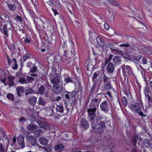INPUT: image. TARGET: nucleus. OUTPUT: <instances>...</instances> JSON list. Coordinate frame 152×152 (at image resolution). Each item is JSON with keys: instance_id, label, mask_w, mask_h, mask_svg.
Segmentation results:
<instances>
[{"instance_id": "obj_10", "label": "nucleus", "mask_w": 152, "mask_h": 152, "mask_svg": "<svg viewBox=\"0 0 152 152\" xmlns=\"http://www.w3.org/2000/svg\"><path fill=\"white\" fill-rule=\"evenodd\" d=\"M79 124L80 127L83 129L86 130L90 127L88 121L84 118L81 119Z\"/></svg>"}, {"instance_id": "obj_47", "label": "nucleus", "mask_w": 152, "mask_h": 152, "mask_svg": "<svg viewBox=\"0 0 152 152\" xmlns=\"http://www.w3.org/2000/svg\"><path fill=\"white\" fill-rule=\"evenodd\" d=\"M122 100L123 104L124 106L126 107L127 103V101L125 97L123 96L122 98Z\"/></svg>"}, {"instance_id": "obj_41", "label": "nucleus", "mask_w": 152, "mask_h": 152, "mask_svg": "<svg viewBox=\"0 0 152 152\" xmlns=\"http://www.w3.org/2000/svg\"><path fill=\"white\" fill-rule=\"evenodd\" d=\"M111 88V86L110 83H107L104 84V88L106 90L110 89Z\"/></svg>"}, {"instance_id": "obj_54", "label": "nucleus", "mask_w": 152, "mask_h": 152, "mask_svg": "<svg viewBox=\"0 0 152 152\" xmlns=\"http://www.w3.org/2000/svg\"><path fill=\"white\" fill-rule=\"evenodd\" d=\"M145 53L148 55L152 54V50L150 49L147 48L145 50Z\"/></svg>"}, {"instance_id": "obj_5", "label": "nucleus", "mask_w": 152, "mask_h": 152, "mask_svg": "<svg viewBox=\"0 0 152 152\" xmlns=\"http://www.w3.org/2000/svg\"><path fill=\"white\" fill-rule=\"evenodd\" d=\"M121 68L124 75L127 77L128 76L134 75L133 71L130 66H125V64H123L121 66Z\"/></svg>"}, {"instance_id": "obj_39", "label": "nucleus", "mask_w": 152, "mask_h": 152, "mask_svg": "<svg viewBox=\"0 0 152 152\" xmlns=\"http://www.w3.org/2000/svg\"><path fill=\"white\" fill-rule=\"evenodd\" d=\"M106 46L107 48H110L111 49V50L112 51H117V50L113 48H114V45H113L112 44L108 43L107 44Z\"/></svg>"}, {"instance_id": "obj_20", "label": "nucleus", "mask_w": 152, "mask_h": 152, "mask_svg": "<svg viewBox=\"0 0 152 152\" xmlns=\"http://www.w3.org/2000/svg\"><path fill=\"white\" fill-rule=\"evenodd\" d=\"M37 97L34 96L29 98L28 99V101L30 105L34 106L37 102Z\"/></svg>"}, {"instance_id": "obj_17", "label": "nucleus", "mask_w": 152, "mask_h": 152, "mask_svg": "<svg viewBox=\"0 0 152 152\" xmlns=\"http://www.w3.org/2000/svg\"><path fill=\"white\" fill-rule=\"evenodd\" d=\"M24 139V137L21 135L19 136L17 138L18 142L19 144L20 145L21 148H22L25 147Z\"/></svg>"}, {"instance_id": "obj_31", "label": "nucleus", "mask_w": 152, "mask_h": 152, "mask_svg": "<svg viewBox=\"0 0 152 152\" xmlns=\"http://www.w3.org/2000/svg\"><path fill=\"white\" fill-rule=\"evenodd\" d=\"M63 106L61 104L57 105L56 108V110L57 112L63 113L64 112Z\"/></svg>"}, {"instance_id": "obj_46", "label": "nucleus", "mask_w": 152, "mask_h": 152, "mask_svg": "<svg viewBox=\"0 0 152 152\" xmlns=\"http://www.w3.org/2000/svg\"><path fill=\"white\" fill-rule=\"evenodd\" d=\"M37 68L35 65H34V66L32 67L30 69V71L31 72L33 73L36 72L37 71Z\"/></svg>"}, {"instance_id": "obj_44", "label": "nucleus", "mask_w": 152, "mask_h": 152, "mask_svg": "<svg viewBox=\"0 0 152 152\" xmlns=\"http://www.w3.org/2000/svg\"><path fill=\"white\" fill-rule=\"evenodd\" d=\"M96 83L94 82V84L93 86H92L90 90V93L92 94L93 93L94 91V90L95 88L96 87Z\"/></svg>"}, {"instance_id": "obj_19", "label": "nucleus", "mask_w": 152, "mask_h": 152, "mask_svg": "<svg viewBox=\"0 0 152 152\" xmlns=\"http://www.w3.org/2000/svg\"><path fill=\"white\" fill-rule=\"evenodd\" d=\"M73 55L72 51L69 50H65L64 51L63 56L65 57L66 59L70 58Z\"/></svg>"}, {"instance_id": "obj_3", "label": "nucleus", "mask_w": 152, "mask_h": 152, "mask_svg": "<svg viewBox=\"0 0 152 152\" xmlns=\"http://www.w3.org/2000/svg\"><path fill=\"white\" fill-rule=\"evenodd\" d=\"M95 123V121L91 123V127L94 132L97 134L102 133L105 128V126L101 124Z\"/></svg>"}, {"instance_id": "obj_38", "label": "nucleus", "mask_w": 152, "mask_h": 152, "mask_svg": "<svg viewBox=\"0 0 152 152\" xmlns=\"http://www.w3.org/2000/svg\"><path fill=\"white\" fill-rule=\"evenodd\" d=\"M113 56V55L110 54L109 56L107 58H105L104 64L105 65L107 64V63L110 61Z\"/></svg>"}, {"instance_id": "obj_43", "label": "nucleus", "mask_w": 152, "mask_h": 152, "mask_svg": "<svg viewBox=\"0 0 152 152\" xmlns=\"http://www.w3.org/2000/svg\"><path fill=\"white\" fill-rule=\"evenodd\" d=\"M30 57V56L28 54H27L25 55H23V58L21 59V60H23V62H24L27 59L29 58Z\"/></svg>"}, {"instance_id": "obj_13", "label": "nucleus", "mask_w": 152, "mask_h": 152, "mask_svg": "<svg viewBox=\"0 0 152 152\" xmlns=\"http://www.w3.org/2000/svg\"><path fill=\"white\" fill-rule=\"evenodd\" d=\"M62 89L63 87L62 84L53 85V92L57 94H60Z\"/></svg>"}, {"instance_id": "obj_12", "label": "nucleus", "mask_w": 152, "mask_h": 152, "mask_svg": "<svg viewBox=\"0 0 152 152\" xmlns=\"http://www.w3.org/2000/svg\"><path fill=\"white\" fill-rule=\"evenodd\" d=\"M107 122V120L105 116H98L96 118L95 123L105 126Z\"/></svg>"}, {"instance_id": "obj_21", "label": "nucleus", "mask_w": 152, "mask_h": 152, "mask_svg": "<svg viewBox=\"0 0 152 152\" xmlns=\"http://www.w3.org/2000/svg\"><path fill=\"white\" fill-rule=\"evenodd\" d=\"M38 140L39 143L42 145H46L48 143V140L44 137H41L38 139Z\"/></svg>"}, {"instance_id": "obj_51", "label": "nucleus", "mask_w": 152, "mask_h": 152, "mask_svg": "<svg viewBox=\"0 0 152 152\" xmlns=\"http://www.w3.org/2000/svg\"><path fill=\"white\" fill-rule=\"evenodd\" d=\"M26 90H27V92L29 94L35 93V91L31 88H27Z\"/></svg>"}, {"instance_id": "obj_64", "label": "nucleus", "mask_w": 152, "mask_h": 152, "mask_svg": "<svg viewBox=\"0 0 152 152\" xmlns=\"http://www.w3.org/2000/svg\"><path fill=\"white\" fill-rule=\"evenodd\" d=\"M26 120V119L24 118L23 117H22L21 118H20L19 119V121L20 122H22L23 121H25Z\"/></svg>"}, {"instance_id": "obj_50", "label": "nucleus", "mask_w": 152, "mask_h": 152, "mask_svg": "<svg viewBox=\"0 0 152 152\" xmlns=\"http://www.w3.org/2000/svg\"><path fill=\"white\" fill-rule=\"evenodd\" d=\"M87 67V70L91 71L93 68V65L91 63H88Z\"/></svg>"}, {"instance_id": "obj_2", "label": "nucleus", "mask_w": 152, "mask_h": 152, "mask_svg": "<svg viewBox=\"0 0 152 152\" xmlns=\"http://www.w3.org/2000/svg\"><path fill=\"white\" fill-rule=\"evenodd\" d=\"M37 126L34 124H29L27 126V130L32 131L34 136L38 138L42 135L43 131L41 129H37Z\"/></svg>"}, {"instance_id": "obj_27", "label": "nucleus", "mask_w": 152, "mask_h": 152, "mask_svg": "<svg viewBox=\"0 0 152 152\" xmlns=\"http://www.w3.org/2000/svg\"><path fill=\"white\" fill-rule=\"evenodd\" d=\"M45 86L44 85L40 86L38 88V93L40 95H42L45 94L44 91H45Z\"/></svg>"}, {"instance_id": "obj_35", "label": "nucleus", "mask_w": 152, "mask_h": 152, "mask_svg": "<svg viewBox=\"0 0 152 152\" xmlns=\"http://www.w3.org/2000/svg\"><path fill=\"white\" fill-rule=\"evenodd\" d=\"M142 56L140 55L139 56H134V55H132L130 57V58L131 60H135L136 61H138L139 60H140Z\"/></svg>"}, {"instance_id": "obj_23", "label": "nucleus", "mask_w": 152, "mask_h": 152, "mask_svg": "<svg viewBox=\"0 0 152 152\" xmlns=\"http://www.w3.org/2000/svg\"><path fill=\"white\" fill-rule=\"evenodd\" d=\"M137 134L135 133L133 135L132 138V142L134 146L136 145V143L137 142Z\"/></svg>"}, {"instance_id": "obj_45", "label": "nucleus", "mask_w": 152, "mask_h": 152, "mask_svg": "<svg viewBox=\"0 0 152 152\" xmlns=\"http://www.w3.org/2000/svg\"><path fill=\"white\" fill-rule=\"evenodd\" d=\"M19 82L22 84H23L24 83H26L27 80H26L25 78L23 77H20L19 80Z\"/></svg>"}, {"instance_id": "obj_8", "label": "nucleus", "mask_w": 152, "mask_h": 152, "mask_svg": "<svg viewBox=\"0 0 152 152\" xmlns=\"http://www.w3.org/2000/svg\"><path fill=\"white\" fill-rule=\"evenodd\" d=\"M50 82L51 84L55 85L61 83L60 76L58 73H54L53 76H51Z\"/></svg>"}, {"instance_id": "obj_42", "label": "nucleus", "mask_w": 152, "mask_h": 152, "mask_svg": "<svg viewBox=\"0 0 152 152\" xmlns=\"http://www.w3.org/2000/svg\"><path fill=\"white\" fill-rule=\"evenodd\" d=\"M7 97L11 101H13L14 99V96L12 94H8L7 95Z\"/></svg>"}, {"instance_id": "obj_22", "label": "nucleus", "mask_w": 152, "mask_h": 152, "mask_svg": "<svg viewBox=\"0 0 152 152\" xmlns=\"http://www.w3.org/2000/svg\"><path fill=\"white\" fill-rule=\"evenodd\" d=\"M47 2H48L51 3V5H50L51 6L54 7L58 6V5L60 4L57 1H56L54 0H45Z\"/></svg>"}, {"instance_id": "obj_52", "label": "nucleus", "mask_w": 152, "mask_h": 152, "mask_svg": "<svg viewBox=\"0 0 152 152\" xmlns=\"http://www.w3.org/2000/svg\"><path fill=\"white\" fill-rule=\"evenodd\" d=\"M43 128L45 130H49L51 128L49 124H45L43 126Z\"/></svg>"}, {"instance_id": "obj_14", "label": "nucleus", "mask_w": 152, "mask_h": 152, "mask_svg": "<svg viewBox=\"0 0 152 152\" xmlns=\"http://www.w3.org/2000/svg\"><path fill=\"white\" fill-rule=\"evenodd\" d=\"M14 78L15 77L12 75L8 77L7 78V85H8L9 88L15 85V84L13 81Z\"/></svg>"}, {"instance_id": "obj_11", "label": "nucleus", "mask_w": 152, "mask_h": 152, "mask_svg": "<svg viewBox=\"0 0 152 152\" xmlns=\"http://www.w3.org/2000/svg\"><path fill=\"white\" fill-rule=\"evenodd\" d=\"M100 107L101 110L104 112H108L110 108L109 101H105L100 104Z\"/></svg>"}, {"instance_id": "obj_57", "label": "nucleus", "mask_w": 152, "mask_h": 152, "mask_svg": "<svg viewBox=\"0 0 152 152\" xmlns=\"http://www.w3.org/2000/svg\"><path fill=\"white\" fill-rule=\"evenodd\" d=\"M0 152H5L3 145L1 143H0Z\"/></svg>"}, {"instance_id": "obj_60", "label": "nucleus", "mask_w": 152, "mask_h": 152, "mask_svg": "<svg viewBox=\"0 0 152 152\" xmlns=\"http://www.w3.org/2000/svg\"><path fill=\"white\" fill-rule=\"evenodd\" d=\"M137 113H138L139 115H140V116H144V117H146V115L144 114H143V112L140 110V111H139V112Z\"/></svg>"}, {"instance_id": "obj_26", "label": "nucleus", "mask_w": 152, "mask_h": 152, "mask_svg": "<svg viewBox=\"0 0 152 152\" xmlns=\"http://www.w3.org/2000/svg\"><path fill=\"white\" fill-rule=\"evenodd\" d=\"M64 146L61 144H56L54 147L55 150L61 151L64 148Z\"/></svg>"}, {"instance_id": "obj_55", "label": "nucleus", "mask_w": 152, "mask_h": 152, "mask_svg": "<svg viewBox=\"0 0 152 152\" xmlns=\"http://www.w3.org/2000/svg\"><path fill=\"white\" fill-rule=\"evenodd\" d=\"M132 49L134 51H137L138 50V48L135 45H132L130 46Z\"/></svg>"}, {"instance_id": "obj_18", "label": "nucleus", "mask_w": 152, "mask_h": 152, "mask_svg": "<svg viewBox=\"0 0 152 152\" xmlns=\"http://www.w3.org/2000/svg\"><path fill=\"white\" fill-rule=\"evenodd\" d=\"M115 68L113 64L111 62H109L107 64L106 69L107 71L110 73L113 72Z\"/></svg>"}, {"instance_id": "obj_61", "label": "nucleus", "mask_w": 152, "mask_h": 152, "mask_svg": "<svg viewBox=\"0 0 152 152\" xmlns=\"http://www.w3.org/2000/svg\"><path fill=\"white\" fill-rule=\"evenodd\" d=\"M121 47H128L129 46V44L128 43L127 44H123L120 45Z\"/></svg>"}, {"instance_id": "obj_1", "label": "nucleus", "mask_w": 152, "mask_h": 152, "mask_svg": "<svg viewBox=\"0 0 152 152\" xmlns=\"http://www.w3.org/2000/svg\"><path fill=\"white\" fill-rule=\"evenodd\" d=\"M143 106L142 102H134L130 104L129 108L134 113H137L139 111L141 110L143 108Z\"/></svg>"}, {"instance_id": "obj_4", "label": "nucleus", "mask_w": 152, "mask_h": 152, "mask_svg": "<svg viewBox=\"0 0 152 152\" xmlns=\"http://www.w3.org/2000/svg\"><path fill=\"white\" fill-rule=\"evenodd\" d=\"M3 23L4 24L3 25L2 28H1V31L2 33L7 37H8V30H10L12 27V23L11 21L7 20H4Z\"/></svg>"}, {"instance_id": "obj_59", "label": "nucleus", "mask_w": 152, "mask_h": 152, "mask_svg": "<svg viewBox=\"0 0 152 152\" xmlns=\"http://www.w3.org/2000/svg\"><path fill=\"white\" fill-rule=\"evenodd\" d=\"M31 41L27 37H26L24 39V42L26 43L29 44L30 42Z\"/></svg>"}, {"instance_id": "obj_34", "label": "nucleus", "mask_w": 152, "mask_h": 152, "mask_svg": "<svg viewBox=\"0 0 152 152\" xmlns=\"http://www.w3.org/2000/svg\"><path fill=\"white\" fill-rule=\"evenodd\" d=\"M72 77H65L64 78V82L66 83H74L73 81L72 80Z\"/></svg>"}, {"instance_id": "obj_9", "label": "nucleus", "mask_w": 152, "mask_h": 152, "mask_svg": "<svg viewBox=\"0 0 152 152\" xmlns=\"http://www.w3.org/2000/svg\"><path fill=\"white\" fill-rule=\"evenodd\" d=\"M101 101L99 98H96L92 99L91 101V103L89 105V107L97 109L99 104Z\"/></svg>"}, {"instance_id": "obj_7", "label": "nucleus", "mask_w": 152, "mask_h": 152, "mask_svg": "<svg viewBox=\"0 0 152 152\" xmlns=\"http://www.w3.org/2000/svg\"><path fill=\"white\" fill-rule=\"evenodd\" d=\"M26 139L28 142L30 143L32 145H35L38 146V148L42 147L37 143V140L35 137L33 135H26L25 136Z\"/></svg>"}, {"instance_id": "obj_53", "label": "nucleus", "mask_w": 152, "mask_h": 152, "mask_svg": "<svg viewBox=\"0 0 152 152\" xmlns=\"http://www.w3.org/2000/svg\"><path fill=\"white\" fill-rule=\"evenodd\" d=\"M108 2L110 4L115 6L116 2L115 0H107Z\"/></svg>"}, {"instance_id": "obj_56", "label": "nucleus", "mask_w": 152, "mask_h": 152, "mask_svg": "<svg viewBox=\"0 0 152 152\" xmlns=\"http://www.w3.org/2000/svg\"><path fill=\"white\" fill-rule=\"evenodd\" d=\"M16 21H20V22H22V18L19 15H17L15 18Z\"/></svg>"}, {"instance_id": "obj_58", "label": "nucleus", "mask_w": 152, "mask_h": 152, "mask_svg": "<svg viewBox=\"0 0 152 152\" xmlns=\"http://www.w3.org/2000/svg\"><path fill=\"white\" fill-rule=\"evenodd\" d=\"M6 78H4V79H1L0 80L1 82L3 83L5 86H7V82L6 81Z\"/></svg>"}, {"instance_id": "obj_30", "label": "nucleus", "mask_w": 152, "mask_h": 152, "mask_svg": "<svg viewBox=\"0 0 152 152\" xmlns=\"http://www.w3.org/2000/svg\"><path fill=\"white\" fill-rule=\"evenodd\" d=\"M7 5L9 10H11L13 12H14L15 10L16 7L15 4H7Z\"/></svg>"}, {"instance_id": "obj_15", "label": "nucleus", "mask_w": 152, "mask_h": 152, "mask_svg": "<svg viewBox=\"0 0 152 152\" xmlns=\"http://www.w3.org/2000/svg\"><path fill=\"white\" fill-rule=\"evenodd\" d=\"M96 39L98 45L102 49H103L105 46L104 41L99 36L97 37Z\"/></svg>"}, {"instance_id": "obj_29", "label": "nucleus", "mask_w": 152, "mask_h": 152, "mask_svg": "<svg viewBox=\"0 0 152 152\" xmlns=\"http://www.w3.org/2000/svg\"><path fill=\"white\" fill-rule=\"evenodd\" d=\"M114 62L116 64L120 63L122 59L121 57L118 56H115L113 59Z\"/></svg>"}, {"instance_id": "obj_24", "label": "nucleus", "mask_w": 152, "mask_h": 152, "mask_svg": "<svg viewBox=\"0 0 152 152\" xmlns=\"http://www.w3.org/2000/svg\"><path fill=\"white\" fill-rule=\"evenodd\" d=\"M38 21L37 22V23L35 22V25L37 28H38V26H39L38 22H39L40 21L41 22V26L42 27V28H45V25L46 23H47V21H46V20H45L44 21L40 19H38Z\"/></svg>"}, {"instance_id": "obj_25", "label": "nucleus", "mask_w": 152, "mask_h": 152, "mask_svg": "<svg viewBox=\"0 0 152 152\" xmlns=\"http://www.w3.org/2000/svg\"><path fill=\"white\" fill-rule=\"evenodd\" d=\"M143 144L145 146L152 149V142L148 139L144 140Z\"/></svg>"}, {"instance_id": "obj_49", "label": "nucleus", "mask_w": 152, "mask_h": 152, "mask_svg": "<svg viewBox=\"0 0 152 152\" xmlns=\"http://www.w3.org/2000/svg\"><path fill=\"white\" fill-rule=\"evenodd\" d=\"M26 78L27 80L29 83L31 82L32 81L34 80V78L31 77L27 76L26 77Z\"/></svg>"}, {"instance_id": "obj_16", "label": "nucleus", "mask_w": 152, "mask_h": 152, "mask_svg": "<svg viewBox=\"0 0 152 152\" xmlns=\"http://www.w3.org/2000/svg\"><path fill=\"white\" fill-rule=\"evenodd\" d=\"M25 88L22 86H18L16 89L17 94L19 96L21 97L23 96L24 93Z\"/></svg>"}, {"instance_id": "obj_28", "label": "nucleus", "mask_w": 152, "mask_h": 152, "mask_svg": "<svg viewBox=\"0 0 152 152\" xmlns=\"http://www.w3.org/2000/svg\"><path fill=\"white\" fill-rule=\"evenodd\" d=\"M12 61L13 63H11L12 64V69L14 70H16L18 68V65L17 63V60L15 58H14L12 59Z\"/></svg>"}, {"instance_id": "obj_40", "label": "nucleus", "mask_w": 152, "mask_h": 152, "mask_svg": "<svg viewBox=\"0 0 152 152\" xmlns=\"http://www.w3.org/2000/svg\"><path fill=\"white\" fill-rule=\"evenodd\" d=\"M103 81L104 84L107 83H111L110 78L107 77L105 75L103 77Z\"/></svg>"}, {"instance_id": "obj_48", "label": "nucleus", "mask_w": 152, "mask_h": 152, "mask_svg": "<svg viewBox=\"0 0 152 152\" xmlns=\"http://www.w3.org/2000/svg\"><path fill=\"white\" fill-rule=\"evenodd\" d=\"M9 49L12 51H14L15 49V46L13 44H11L9 47Z\"/></svg>"}, {"instance_id": "obj_33", "label": "nucleus", "mask_w": 152, "mask_h": 152, "mask_svg": "<svg viewBox=\"0 0 152 152\" xmlns=\"http://www.w3.org/2000/svg\"><path fill=\"white\" fill-rule=\"evenodd\" d=\"M60 58V56L59 55H56L55 57L52 55L50 56L47 57V59L49 60L50 59H52V61L54 60L56 62H58V58Z\"/></svg>"}, {"instance_id": "obj_36", "label": "nucleus", "mask_w": 152, "mask_h": 152, "mask_svg": "<svg viewBox=\"0 0 152 152\" xmlns=\"http://www.w3.org/2000/svg\"><path fill=\"white\" fill-rule=\"evenodd\" d=\"M43 149L48 152H51L52 151V147L51 145H48L45 147H43Z\"/></svg>"}, {"instance_id": "obj_37", "label": "nucleus", "mask_w": 152, "mask_h": 152, "mask_svg": "<svg viewBox=\"0 0 152 152\" xmlns=\"http://www.w3.org/2000/svg\"><path fill=\"white\" fill-rule=\"evenodd\" d=\"M38 103L39 104L44 106L45 105L46 102L41 97H40L38 100Z\"/></svg>"}, {"instance_id": "obj_63", "label": "nucleus", "mask_w": 152, "mask_h": 152, "mask_svg": "<svg viewBox=\"0 0 152 152\" xmlns=\"http://www.w3.org/2000/svg\"><path fill=\"white\" fill-rule=\"evenodd\" d=\"M142 61L143 64H146L147 63V59L145 58H143Z\"/></svg>"}, {"instance_id": "obj_62", "label": "nucleus", "mask_w": 152, "mask_h": 152, "mask_svg": "<svg viewBox=\"0 0 152 152\" xmlns=\"http://www.w3.org/2000/svg\"><path fill=\"white\" fill-rule=\"evenodd\" d=\"M104 28L106 30H108L109 29V26L108 24L105 23L104 25Z\"/></svg>"}, {"instance_id": "obj_32", "label": "nucleus", "mask_w": 152, "mask_h": 152, "mask_svg": "<svg viewBox=\"0 0 152 152\" xmlns=\"http://www.w3.org/2000/svg\"><path fill=\"white\" fill-rule=\"evenodd\" d=\"M66 92L67 94H69L71 97L73 98L75 97L78 94V91L77 90H75L72 92H68L67 91H66Z\"/></svg>"}, {"instance_id": "obj_6", "label": "nucleus", "mask_w": 152, "mask_h": 152, "mask_svg": "<svg viewBox=\"0 0 152 152\" xmlns=\"http://www.w3.org/2000/svg\"><path fill=\"white\" fill-rule=\"evenodd\" d=\"M96 110L97 109H96L92 108L90 107H89L87 109V112L88 115V117L89 118L91 123H92V122H93V121H95L96 112Z\"/></svg>"}]
</instances>
